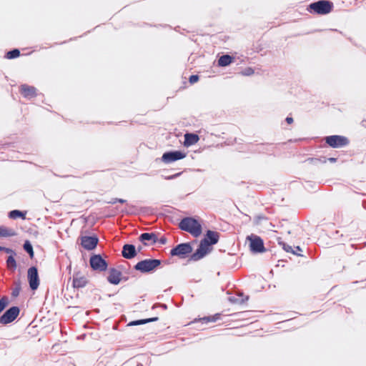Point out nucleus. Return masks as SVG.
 Instances as JSON below:
<instances>
[{"instance_id":"1","label":"nucleus","mask_w":366,"mask_h":366,"mask_svg":"<svg viewBox=\"0 0 366 366\" xmlns=\"http://www.w3.org/2000/svg\"><path fill=\"white\" fill-rule=\"evenodd\" d=\"M179 227L182 230L186 231L194 237H198L202 232L201 224L193 217H185L181 220Z\"/></svg>"},{"instance_id":"2","label":"nucleus","mask_w":366,"mask_h":366,"mask_svg":"<svg viewBox=\"0 0 366 366\" xmlns=\"http://www.w3.org/2000/svg\"><path fill=\"white\" fill-rule=\"evenodd\" d=\"M332 3L329 1L320 0L310 4L307 11L310 13L325 15L329 14L332 11Z\"/></svg>"},{"instance_id":"3","label":"nucleus","mask_w":366,"mask_h":366,"mask_svg":"<svg viewBox=\"0 0 366 366\" xmlns=\"http://www.w3.org/2000/svg\"><path fill=\"white\" fill-rule=\"evenodd\" d=\"M186 156H187V153L183 151H180V150L170 151V152H164L162 154L161 159H162V162L168 164L174 162L176 161L183 159L184 158L186 157Z\"/></svg>"},{"instance_id":"4","label":"nucleus","mask_w":366,"mask_h":366,"mask_svg":"<svg viewBox=\"0 0 366 366\" xmlns=\"http://www.w3.org/2000/svg\"><path fill=\"white\" fill-rule=\"evenodd\" d=\"M212 249V247L209 242H207L206 240H202L199 248L192 254V259L194 261L199 260L203 258L206 254L209 253Z\"/></svg>"},{"instance_id":"5","label":"nucleus","mask_w":366,"mask_h":366,"mask_svg":"<svg viewBox=\"0 0 366 366\" xmlns=\"http://www.w3.org/2000/svg\"><path fill=\"white\" fill-rule=\"evenodd\" d=\"M160 263V261L158 259H145L138 262L135 266V269L142 272H147L157 268Z\"/></svg>"},{"instance_id":"6","label":"nucleus","mask_w":366,"mask_h":366,"mask_svg":"<svg viewBox=\"0 0 366 366\" xmlns=\"http://www.w3.org/2000/svg\"><path fill=\"white\" fill-rule=\"evenodd\" d=\"M249 242V248L253 252H262L264 251V244L262 239L256 235H250L247 237Z\"/></svg>"},{"instance_id":"7","label":"nucleus","mask_w":366,"mask_h":366,"mask_svg":"<svg viewBox=\"0 0 366 366\" xmlns=\"http://www.w3.org/2000/svg\"><path fill=\"white\" fill-rule=\"evenodd\" d=\"M192 251V248L189 243H182L172 249L171 250V254L172 256H178L181 258H184L187 254L191 253Z\"/></svg>"},{"instance_id":"8","label":"nucleus","mask_w":366,"mask_h":366,"mask_svg":"<svg viewBox=\"0 0 366 366\" xmlns=\"http://www.w3.org/2000/svg\"><path fill=\"white\" fill-rule=\"evenodd\" d=\"M326 142L332 147L337 148L345 146L348 144L346 137L339 135H332L326 137Z\"/></svg>"},{"instance_id":"9","label":"nucleus","mask_w":366,"mask_h":366,"mask_svg":"<svg viewBox=\"0 0 366 366\" xmlns=\"http://www.w3.org/2000/svg\"><path fill=\"white\" fill-rule=\"evenodd\" d=\"M19 313V309L17 307H12L9 309L1 317V324H8L14 321Z\"/></svg>"},{"instance_id":"10","label":"nucleus","mask_w":366,"mask_h":366,"mask_svg":"<svg viewBox=\"0 0 366 366\" xmlns=\"http://www.w3.org/2000/svg\"><path fill=\"white\" fill-rule=\"evenodd\" d=\"M28 280L29 286L32 290H35L39 285V278L36 267H31L28 269Z\"/></svg>"},{"instance_id":"11","label":"nucleus","mask_w":366,"mask_h":366,"mask_svg":"<svg viewBox=\"0 0 366 366\" xmlns=\"http://www.w3.org/2000/svg\"><path fill=\"white\" fill-rule=\"evenodd\" d=\"M91 267L95 270L104 271L107 267L106 262L100 255H94L90 258Z\"/></svg>"},{"instance_id":"12","label":"nucleus","mask_w":366,"mask_h":366,"mask_svg":"<svg viewBox=\"0 0 366 366\" xmlns=\"http://www.w3.org/2000/svg\"><path fill=\"white\" fill-rule=\"evenodd\" d=\"M98 238L96 236H84L81 238V244L82 247L87 249L92 250L97 247Z\"/></svg>"},{"instance_id":"13","label":"nucleus","mask_w":366,"mask_h":366,"mask_svg":"<svg viewBox=\"0 0 366 366\" xmlns=\"http://www.w3.org/2000/svg\"><path fill=\"white\" fill-rule=\"evenodd\" d=\"M21 93L27 99H31L36 96V90L34 86L24 84L21 86Z\"/></svg>"},{"instance_id":"14","label":"nucleus","mask_w":366,"mask_h":366,"mask_svg":"<svg viewBox=\"0 0 366 366\" xmlns=\"http://www.w3.org/2000/svg\"><path fill=\"white\" fill-rule=\"evenodd\" d=\"M199 140V137L197 134L193 133H187L184 134V145L187 147H191Z\"/></svg>"},{"instance_id":"15","label":"nucleus","mask_w":366,"mask_h":366,"mask_svg":"<svg viewBox=\"0 0 366 366\" xmlns=\"http://www.w3.org/2000/svg\"><path fill=\"white\" fill-rule=\"evenodd\" d=\"M219 235L218 232L208 230L206 233L205 237L203 239V240H206L207 242H209L211 245L215 244L219 241Z\"/></svg>"},{"instance_id":"16","label":"nucleus","mask_w":366,"mask_h":366,"mask_svg":"<svg viewBox=\"0 0 366 366\" xmlns=\"http://www.w3.org/2000/svg\"><path fill=\"white\" fill-rule=\"evenodd\" d=\"M122 255L127 259H131L136 255V249L132 244H125L123 247Z\"/></svg>"},{"instance_id":"17","label":"nucleus","mask_w":366,"mask_h":366,"mask_svg":"<svg viewBox=\"0 0 366 366\" xmlns=\"http://www.w3.org/2000/svg\"><path fill=\"white\" fill-rule=\"evenodd\" d=\"M121 280V273L117 269H112L110 270L108 281L113 285H118Z\"/></svg>"},{"instance_id":"18","label":"nucleus","mask_w":366,"mask_h":366,"mask_svg":"<svg viewBox=\"0 0 366 366\" xmlns=\"http://www.w3.org/2000/svg\"><path fill=\"white\" fill-rule=\"evenodd\" d=\"M234 58L229 55H223L220 56L218 60V65L219 66H227L232 63Z\"/></svg>"},{"instance_id":"19","label":"nucleus","mask_w":366,"mask_h":366,"mask_svg":"<svg viewBox=\"0 0 366 366\" xmlns=\"http://www.w3.org/2000/svg\"><path fill=\"white\" fill-rule=\"evenodd\" d=\"M15 235V232L12 229L0 226V237H7Z\"/></svg>"},{"instance_id":"20","label":"nucleus","mask_w":366,"mask_h":366,"mask_svg":"<svg viewBox=\"0 0 366 366\" xmlns=\"http://www.w3.org/2000/svg\"><path fill=\"white\" fill-rule=\"evenodd\" d=\"M86 284V279L84 277H76L73 280V285L74 287H83Z\"/></svg>"},{"instance_id":"21","label":"nucleus","mask_w":366,"mask_h":366,"mask_svg":"<svg viewBox=\"0 0 366 366\" xmlns=\"http://www.w3.org/2000/svg\"><path fill=\"white\" fill-rule=\"evenodd\" d=\"M139 239L142 242H145L147 241H151L152 242H155L157 237L153 233H143L141 234Z\"/></svg>"},{"instance_id":"22","label":"nucleus","mask_w":366,"mask_h":366,"mask_svg":"<svg viewBox=\"0 0 366 366\" xmlns=\"http://www.w3.org/2000/svg\"><path fill=\"white\" fill-rule=\"evenodd\" d=\"M280 244L282 246V248L285 251H286L287 252H291L294 254H296V255H298V256H301L300 254H299L298 252H297L295 250H294V249H292V247L285 243H280Z\"/></svg>"},{"instance_id":"23","label":"nucleus","mask_w":366,"mask_h":366,"mask_svg":"<svg viewBox=\"0 0 366 366\" xmlns=\"http://www.w3.org/2000/svg\"><path fill=\"white\" fill-rule=\"evenodd\" d=\"M7 267L10 269H15L16 267V260L12 256H9L6 261Z\"/></svg>"},{"instance_id":"24","label":"nucleus","mask_w":366,"mask_h":366,"mask_svg":"<svg viewBox=\"0 0 366 366\" xmlns=\"http://www.w3.org/2000/svg\"><path fill=\"white\" fill-rule=\"evenodd\" d=\"M20 51L18 49H14L7 52L6 56L7 59H14L19 56Z\"/></svg>"},{"instance_id":"25","label":"nucleus","mask_w":366,"mask_h":366,"mask_svg":"<svg viewBox=\"0 0 366 366\" xmlns=\"http://www.w3.org/2000/svg\"><path fill=\"white\" fill-rule=\"evenodd\" d=\"M9 217L12 219H16L18 217L24 218V214L19 210H13L9 213Z\"/></svg>"},{"instance_id":"26","label":"nucleus","mask_w":366,"mask_h":366,"mask_svg":"<svg viewBox=\"0 0 366 366\" xmlns=\"http://www.w3.org/2000/svg\"><path fill=\"white\" fill-rule=\"evenodd\" d=\"M9 304V299L6 297H3L0 300V313L6 308Z\"/></svg>"},{"instance_id":"27","label":"nucleus","mask_w":366,"mask_h":366,"mask_svg":"<svg viewBox=\"0 0 366 366\" xmlns=\"http://www.w3.org/2000/svg\"><path fill=\"white\" fill-rule=\"evenodd\" d=\"M157 319V318H152V319H146V320L134 321V322H130L129 325H142V324H144V323H147L149 322L156 320Z\"/></svg>"},{"instance_id":"28","label":"nucleus","mask_w":366,"mask_h":366,"mask_svg":"<svg viewBox=\"0 0 366 366\" xmlns=\"http://www.w3.org/2000/svg\"><path fill=\"white\" fill-rule=\"evenodd\" d=\"M24 248L30 254L31 257H33V254H34L33 247L29 242H26L24 243Z\"/></svg>"},{"instance_id":"29","label":"nucleus","mask_w":366,"mask_h":366,"mask_svg":"<svg viewBox=\"0 0 366 366\" xmlns=\"http://www.w3.org/2000/svg\"><path fill=\"white\" fill-rule=\"evenodd\" d=\"M254 73V71L252 67H247L241 71V74L243 76H251Z\"/></svg>"},{"instance_id":"30","label":"nucleus","mask_w":366,"mask_h":366,"mask_svg":"<svg viewBox=\"0 0 366 366\" xmlns=\"http://www.w3.org/2000/svg\"><path fill=\"white\" fill-rule=\"evenodd\" d=\"M217 320V317H204L202 318L201 320L204 322H214Z\"/></svg>"},{"instance_id":"31","label":"nucleus","mask_w":366,"mask_h":366,"mask_svg":"<svg viewBox=\"0 0 366 366\" xmlns=\"http://www.w3.org/2000/svg\"><path fill=\"white\" fill-rule=\"evenodd\" d=\"M198 79H199V77L197 75H192L189 77V81L192 84L197 82L198 81Z\"/></svg>"},{"instance_id":"32","label":"nucleus","mask_w":366,"mask_h":366,"mask_svg":"<svg viewBox=\"0 0 366 366\" xmlns=\"http://www.w3.org/2000/svg\"><path fill=\"white\" fill-rule=\"evenodd\" d=\"M126 201L123 199H115L113 201H112L111 203H112V204H114L116 202L124 203Z\"/></svg>"},{"instance_id":"33","label":"nucleus","mask_w":366,"mask_h":366,"mask_svg":"<svg viewBox=\"0 0 366 366\" xmlns=\"http://www.w3.org/2000/svg\"><path fill=\"white\" fill-rule=\"evenodd\" d=\"M179 174H180V173H177L175 174L166 177L165 179H173L176 178L177 177H178Z\"/></svg>"},{"instance_id":"34","label":"nucleus","mask_w":366,"mask_h":366,"mask_svg":"<svg viewBox=\"0 0 366 366\" xmlns=\"http://www.w3.org/2000/svg\"><path fill=\"white\" fill-rule=\"evenodd\" d=\"M19 288H16L12 292V295L14 296V297H16L17 295H19Z\"/></svg>"},{"instance_id":"35","label":"nucleus","mask_w":366,"mask_h":366,"mask_svg":"<svg viewBox=\"0 0 366 366\" xmlns=\"http://www.w3.org/2000/svg\"><path fill=\"white\" fill-rule=\"evenodd\" d=\"M285 120H286L287 123L289 124H291L292 123H293V119L290 117H287Z\"/></svg>"},{"instance_id":"36","label":"nucleus","mask_w":366,"mask_h":366,"mask_svg":"<svg viewBox=\"0 0 366 366\" xmlns=\"http://www.w3.org/2000/svg\"><path fill=\"white\" fill-rule=\"evenodd\" d=\"M1 250H5L6 252H12V251L9 249H6V248H4V247H0V251Z\"/></svg>"},{"instance_id":"37","label":"nucleus","mask_w":366,"mask_h":366,"mask_svg":"<svg viewBox=\"0 0 366 366\" xmlns=\"http://www.w3.org/2000/svg\"><path fill=\"white\" fill-rule=\"evenodd\" d=\"M328 160L330 162H336V159L335 158H329Z\"/></svg>"},{"instance_id":"38","label":"nucleus","mask_w":366,"mask_h":366,"mask_svg":"<svg viewBox=\"0 0 366 366\" xmlns=\"http://www.w3.org/2000/svg\"><path fill=\"white\" fill-rule=\"evenodd\" d=\"M294 250H295L297 252L298 251H302V249H301V248L300 247H296Z\"/></svg>"}]
</instances>
